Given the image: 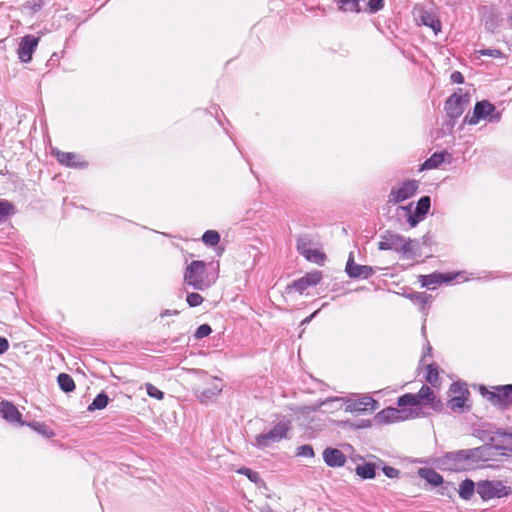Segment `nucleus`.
<instances>
[{"label":"nucleus","instance_id":"obj_21","mask_svg":"<svg viewBox=\"0 0 512 512\" xmlns=\"http://www.w3.org/2000/svg\"><path fill=\"white\" fill-rule=\"evenodd\" d=\"M323 460L329 467H342L346 463V456L341 450L328 447L323 451Z\"/></svg>","mask_w":512,"mask_h":512},{"label":"nucleus","instance_id":"obj_24","mask_svg":"<svg viewBox=\"0 0 512 512\" xmlns=\"http://www.w3.org/2000/svg\"><path fill=\"white\" fill-rule=\"evenodd\" d=\"M420 20L423 25L431 28L435 34L441 31V22L433 13L424 11L420 16Z\"/></svg>","mask_w":512,"mask_h":512},{"label":"nucleus","instance_id":"obj_58","mask_svg":"<svg viewBox=\"0 0 512 512\" xmlns=\"http://www.w3.org/2000/svg\"><path fill=\"white\" fill-rule=\"evenodd\" d=\"M431 350H432L431 346H428V347H427V351H428V352H431Z\"/></svg>","mask_w":512,"mask_h":512},{"label":"nucleus","instance_id":"obj_37","mask_svg":"<svg viewBox=\"0 0 512 512\" xmlns=\"http://www.w3.org/2000/svg\"><path fill=\"white\" fill-rule=\"evenodd\" d=\"M303 256L312 262L322 264L325 260V255L317 249H308L304 252Z\"/></svg>","mask_w":512,"mask_h":512},{"label":"nucleus","instance_id":"obj_29","mask_svg":"<svg viewBox=\"0 0 512 512\" xmlns=\"http://www.w3.org/2000/svg\"><path fill=\"white\" fill-rule=\"evenodd\" d=\"M407 297L417 306L421 311L425 310L426 305L432 300V296L426 292H414L407 295Z\"/></svg>","mask_w":512,"mask_h":512},{"label":"nucleus","instance_id":"obj_4","mask_svg":"<svg viewBox=\"0 0 512 512\" xmlns=\"http://www.w3.org/2000/svg\"><path fill=\"white\" fill-rule=\"evenodd\" d=\"M428 405L435 412H441L443 409L442 401L437 398L434 391L427 385H423L416 394L406 393L397 400L399 407L410 406V410L415 417L421 415V405Z\"/></svg>","mask_w":512,"mask_h":512},{"label":"nucleus","instance_id":"obj_54","mask_svg":"<svg viewBox=\"0 0 512 512\" xmlns=\"http://www.w3.org/2000/svg\"><path fill=\"white\" fill-rule=\"evenodd\" d=\"M311 320H312V318L310 316H308L307 318H305L301 321V325H306V324L310 323Z\"/></svg>","mask_w":512,"mask_h":512},{"label":"nucleus","instance_id":"obj_32","mask_svg":"<svg viewBox=\"0 0 512 512\" xmlns=\"http://www.w3.org/2000/svg\"><path fill=\"white\" fill-rule=\"evenodd\" d=\"M431 206V199L429 196H423L421 197L414 209V211L424 219L425 215L429 212Z\"/></svg>","mask_w":512,"mask_h":512},{"label":"nucleus","instance_id":"obj_8","mask_svg":"<svg viewBox=\"0 0 512 512\" xmlns=\"http://www.w3.org/2000/svg\"><path fill=\"white\" fill-rule=\"evenodd\" d=\"M511 492V487L500 480H481L476 483V493L484 501L506 497Z\"/></svg>","mask_w":512,"mask_h":512},{"label":"nucleus","instance_id":"obj_23","mask_svg":"<svg viewBox=\"0 0 512 512\" xmlns=\"http://www.w3.org/2000/svg\"><path fill=\"white\" fill-rule=\"evenodd\" d=\"M418 475L433 486H439L443 483V477L432 468H420Z\"/></svg>","mask_w":512,"mask_h":512},{"label":"nucleus","instance_id":"obj_12","mask_svg":"<svg viewBox=\"0 0 512 512\" xmlns=\"http://www.w3.org/2000/svg\"><path fill=\"white\" fill-rule=\"evenodd\" d=\"M414 414L409 409H406L402 407V409L394 408V407H388L380 411L376 418L380 422L384 423H393L401 420H406L408 418H414Z\"/></svg>","mask_w":512,"mask_h":512},{"label":"nucleus","instance_id":"obj_5","mask_svg":"<svg viewBox=\"0 0 512 512\" xmlns=\"http://www.w3.org/2000/svg\"><path fill=\"white\" fill-rule=\"evenodd\" d=\"M481 396L493 406L506 409L512 405V384L479 388Z\"/></svg>","mask_w":512,"mask_h":512},{"label":"nucleus","instance_id":"obj_44","mask_svg":"<svg viewBox=\"0 0 512 512\" xmlns=\"http://www.w3.org/2000/svg\"><path fill=\"white\" fill-rule=\"evenodd\" d=\"M476 52L481 56H487V57H492V58H502L504 56L503 52L499 49L488 48V49H481Z\"/></svg>","mask_w":512,"mask_h":512},{"label":"nucleus","instance_id":"obj_48","mask_svg":"<svg viewBox=\"0 0 512 512\" xmlns=\"http://www.w3.org/2000/svg\"><path fill=\"white\" fill-rule=\"evenodd\" d=\"M485 26L490 30V31H494L498 26H499V21H498V18L497 16L495 15H490L486 18L485 20Z\"/></svg>","mask_w":512,"mask_h":512},{"label":"nucleus","instance_id":"obj_36","mask_svg":"<svg viewBox=\"0 0 512 512\" xmlns=\"http://www.w3.org/2000/svg\"><path fill=\"white\" fill-rule=\"evenodd\" d=\"M343 398L340 397H331L327 398L326 400L322 401L319 406L320 407H327L325 411H333L337 410L342 406Z\"/></svg>","mask_w":512,"mask_h":512},{"label":"nucleus","instance_id":"obj_14","mask_svg":"<svg viewBox=\"0 0 512 512\" xmlns=\"http://www.w3.org/2000/svg\"><path fill=\"white\" fill-rule=\"evenodd\" d=\"M40 37L34 35H25L17 49L18 58L23 63H28L32 59V54L36 50Z\"/></svg>","mask_w":512,"mask_h":512},{"label":"nucleus","instance_id":"obj_27","mask_svg":"<svg viewBox=\"0 0 512 512\" xmlns=\"http://www.w3.org/2000/svg\"><path fill=\"white\" fill-rule=\"evenodd\" d=\"M458 492L463 500H470L476 492V483L471 479H465L461 482Z\"/></svg>","mask_w":512,"mask_h":512},{"label":"nucleus","instance_id":"obj_28","mask_svg":"<svg viewBox=\"0 0 512 512\" xmlns=\"http://www.w3.org/2000/svg\"><path fill=\"white\" fill-rule=\"evenodd\" d=\"M49 2L50 0H28L22 5V11L28 15H34Z\"/></svg>","mask_w":512,"mask_h":512},{"label":"nucleus","instance_id":"obj_45","mask_svg":"<svg viewBox=\"0 0 512 512\" xmlns=\"http://www.w3.org/2000/svg\"><path fill=\"white\" fill-rule=\"evenodd\" d=\"M314 455V450L311 445L305 444L297 448V456L312 458Z\"/></svg>","mask_w":512,"mask_h":512},{"label":"nucleus","instance_id":"obj_40","mask_svg":"<svg viewBox=\"0 0 512 512\" xmlns=\"http://www.w3.org/2000/svg\"><path fill=\"white\" fill-rule=\"evenodd\" d=\"M204 301V298L196 292H191L187 294L186 302L190 307H197L201 305Z\"/></svg>","mask_w":512,"mask_h":512},{"label":"nucleus","instance_id":"obj_41","mask_svg":"<svg viewBox=\"0 0 512 512\" xmlns=\"http://www.w3.org/2000/svg\"><path fill=\"white\" fill-rule=\"evenodd\" d=\"M145 390L146 393L152 398L157 400H162L164 398V393L151 383L145 384Z\"/></svg>","mask_w":512,"mask_h":512},{"label":"nucleus","instance_id":"obj_13","mask_svg":"<svg viewBox=\"0 0 512 512\" xmlns=\"http://www.w3.org/2000/svg\"><path fill=\"white\" fill-rule=\"evenodd\" d=\"M52 154L56 157L57 161L68 168L84 169L88 167V162L82 160L81 157L74 152H64L58 149H53Z\"/></svg>","mask_w":512,"mask_h":512},{"label":"nucleus","instance_id":"obj_7","mask_svg":"<svg viewBox=\"0 0 512 512\" xmlns=\"http://www.w3.org/2000/svg\"><path fill=\"white\" fill-rule=\"evenodd\" d=\"M501 119V114L496 111V107L488 100L478 101L473 109L472 114H467L463 123L468 125H476L481 120H488L491 123H497Z\"/></svg>","mask_w":512,"mask_h":512},{"label":"nucleus","instance_id":"obj_16","mask_svg":"<svg viewBox=\"0 0 512 512\" xmlns=\"http://www.w3.org/2000/svg\"><path fill=\"white\" fill-rule=\"evenodd\" d=\"M345 271L350 278L354 279H368L375 273L374 268L371 266L356 264L352 252L346 263Z\"/></svg>","mask_w":512,"mask_h":512},{"label":"nucleus","instance_id":"obj_56","mask_svg":"<svg viewBox=\"0 0 512 512\" xmlns=\"http://www.w3.org/2000/svg\"><path fill=\"white\" fill-rule=\"evenodd\" d=\"M319 310H316L315 312H313L310 317L313 319L315 318V316L318 314Z\"/></svg>","mask_w":512,"mask_h":512},{"label":"nucleus","instance_id":"obj_31","mask_svg":"<svg viewBox=\"0 0 512 512\" xmlns=\"http://www.w3.org/2000/svg\"><path fill=\"white\" fill-rule=\"evenodd\" d=\"M57 382L60 389L66 393L72 392L75 389V382L69 374L60 373L57 377Z\"/></svg>","mask_w":512,"mask_h":512},{"label":"nucleus","instance_id":"obj_55","mask_svg":"<svg viewBox=\"0 0 512 512\" xmlns=\"http://www.w3.org/2000/svg\"><path fill=\"white\" fill-rule=\"evenodd\" d=\"M429 239H430V237H429L428 235L423 236V238H422V240H423V244H424V245H427V244H428V242H429Z\"/></svg>","mask_w":512,"mask_h":512},{"label":"nucleus","instance_id":"obj_35","mask_svg":"<svg viewBox=\"0 0 512 512\" xmlns=\"http://www.w3.org/2000/svg\"><path fill=\"white\" fill-rule=\"evenodd\" d=\"M14 213V205L7 200H0V223Z\"/></svg>","mask_w":512,"mask_h":512},{"label":"nucleus","instance_id":"obj_22","mask_svg":"<svg viewBox=\"0 0 512 512\" xmlns=\"http://www.w3.org/2000/svg\"><path fill=\"white\" fill-rule=\"evenodd\" d=\"M397 211L400 215L406 218L407 223L411 228L417 226L423 220L412 208V204L406 206H399Z\"/></svg>","mask_w":512,"mask_h":512},{"label":"nucleus","instance_id":"obj_50","mask_svg":"<svg viewBox=\"0 0 512 512\" xmlns=\"http://www.w3.org/2000/svg\"><path fill=\"white\" fill-rule=\"evenodd\" d=\"M308 243L303 238L297 239V250L300 252V254H304L305 251H307L309 248L307 247Z\"/></svg>","mask_w":512,"mask_h":512},{"label":"nucleus","instance_id":"obj_42","mask_svg":"<svg viewBox=\"0 0 512 512\" xmlns=\"http://www.w3.org/2000/svg\"><path fill=\"white\" fill-rule=\"evenodd\" d=\"M449 391L455 395H462L464 397H466L469 394L466 385L464 383L459 382L452 383Z\"/></svg>","mask_w":512,"mask_h":512},{"label":"nucleus","instance_id":"obj_59","mask_svg":"<svg viewBox=\"0 0 512 512\" xmlns=\"http://www.w3.org/2000/svg\"><path fill=\"white\" fill-rule=\"evenodd\" d=\"M0 173L1 175H5V170H2Z\"/></svg>","mask_w":512,"mask_h":512},{"label":"nucleus","instance_id":"obj_47","mask_svg":"<svg viewBox=\"0 0 512 512\" xmlns=\"http://www.w3.org/2000/svg\"><path fill=\"white\" fill-rule=\"evenodd\" d=\"M384 7V0H368V8L370 13H376Z\"/></svg>","mask_w":512,"mask_h":512},{"label":"nucleus","instance_id":"obj_25","mask_svg":"<svg viewBox=\"0 0 512 512\" xmlns=\"http://www.w3.org/2000/svg\"><path fill=\"white\" fill-rule=\"evenodd\" d=\"M445 160V152H435L421 165L420 170H429L438 168Z\"/></svg>","mask_w":512,"mask_h":512},{"label":"nucleus","instance_id":"obj_30","mask_svg":"<svg viewBox=\"0 0 512 512\" xmlns=\"http://www.w3.org/2000/svg\"><path fill=\"white\" fill-rule=\"evenodd\" d=\"M27 425L45 438L49 439L55 436V432L43 422L32 421L27 423Z\"/></svg>","mask_w":512,"mask_h":512},{"label":"nucleus","instance_id":"obj_33","mask_svg":"<svg viewBox=\"0 0 512 512\" xmlns=\"http://www.w3.org/2000/svg\"><path fill=\"white\" fill-rule=\"evenodd\" d=\"M109 398L106 393H99L93 400V402L88 406V411L101 410L104 409L108 404Z\"/></svg>","mask_w":512,"mask_h":512},{"label":"nucleus","instance_id":"obj_39","mask_svg":"<svg viewBox=\"0 0 512 512\" xmlns=\"http://www.w3.org/2000/svg\"><path fill=\"white\" fill-rule=\"evenodd\" d=\"M465 401L466 397L462 395H455L449 399L448 405L453 411H462L465 405Z\"/></svg>","mask_w":512,"mask_h":512},{"label":"nucleus","instance_id":"obj_2","mask_svg":"<svg viewBox=\"0 0 512 512\" xmlns=\"http://www.w3.org/2000/svg\"><path fill=\"white\" fill-rule=\"evenodd\" d=\"M217 268L218 266L210 270L209 265L204 261H191L184 269V286L197 291L209 289L218 278Z\"/></svg>","mask_w":512,"mask_h":512},{"label":"nucleus","instance_id":"obj_6","mask_svg":"<svg viewBox=\"0 0 512 512\" xmlns=\"http://www.w3.org/2000/svg\"><path fill=\"white\" fill-rule=\"evenodd\" d=\"M292 429L290 420L283 419L279 421L271 430L261 433L255 437L254 446L265 449L274 443H278L288 438V433Z\"/></svg>","mask_w":512,"mask_h":512},{"label":"nucleus","instance_id":"obj_43","mask_svg":"<svg viewBox=\"0 0 512 512\" xmlns=\"http://www.w3.org/2000/svg\"><path fill=\"white\" fill-rule=\"evenodd\" d=\"M211 333H212V328L210 327V325L202 324L196 329V331L194 333V337H195V339H202L204 337L209 336Z\"/></svg>","mask_w":512,"mask_h":512},{"label":"nucleus","instance_id":"obj_19","mask_svg":"<svg viewBox=\"0 0 512 512\" xmlns=\"http://www.w3.org/2000/svg\"><path fill=\"white\" fill-rule=\"evenodd\" d=\"M321 280L322 273L320 271H313L295 280L292 283V287L302 294L308 287L316 286Z\"/></svg>","mask_w":512,"mask_h":512},{"label":"nucleus","instance_id":"obj_26","mask_svg":"<svg viewBox=\"0 0 512 512\" xmlns=\"http://www.w3.org/2000/svg\"><path fill=\"white\" fill-rule=\"evenodd\" d=\"M355 472L362 479H373L376 475V465L371 462H365L358 465Z\"/></svg>","mask_w":512,"mask_h":512},{"label":"nucleus","instance_id":"obj_49","mask_svg":"<svg viewBox=\"0 0 512 512\" xmlns=\"http://www.w3.org/2000/svg\"><path fill=\"white\" fill-rule=\"evenodd\" d=\"M382 471L383 473L385 474V476H387L388 478H397L400 474V471L394 467H391V466H384L382 468Z\"/></svg>","mask_w":512,"mask_h":512},{"label":"nucleus","instance_id":"obj_57","mask_svg":"<svg viewBox=\"0 0 512 512\" xmlns=\"http://www.w3.org/2000/svg\"><path fill=\"white\" fill-rule=\"evenodd\" d=\"M509 24H510V26H511V28H512V14H511V15H510V17H509Z\"/></svg>","mask_w":512,"mask_h":512},{"label":"nucleus","instance_id":"obj_38","mask_svg":"<svg viewBox=\"0 0 512 512\" xmlns=\"http://www.w3.org/2000/svg\"><path fill=\"white\" fill-rule=\"evenodd\" d=\"M426 380L432 385L436 386L439 381L438 367L435 364L427 366Z\"/></svg>","mask_w":512,"mask_h":512},{"label":"nucleus","instance_id":"obj_53","mask_svg":"<svg viewBox=\"0 0 512 512\" xmlns=\"http://www.w3.org/2000/svg\"><path fill=\"white\" fill-rule=\"evenodd\" d=\"M179 314V311L178 310H170V309H166V310H163L161 313H160V317L161 318H164L166 316H175V315H178Z\"/></svg>","mask_w":512,"mask_h":512},{"label":"nucleus","instance_id":"obj_1","mask_svg":"<svg viewBox=\"0 0 512 512\" xmlns=\"http://www.w3.org/2000/svg\"><path fill=\"white\" fill-rule=\"evenodd\" d=\"M488 446L447 452L435 459V465L441 470L466 471L473 469L481 461H489Z\"/></svg>","mask_w":512,"mask_h":512},{"label":"nucleus","instance_id":"obj_17","mask_svg":"<svg viewBox=\"0 0 512 512\" xmlns=\"http://www.w3.org/2000/svg\"><path fill=\"white\" fill-rule=\"evenodd\" d=\"M378 403L370 396H361L356 399H349L346 402V412L362 413L367 410H375Z\"/></svg>","mask_w":512,"mask_h":512},{"label":"nucleus","instance_id":"obj_11","mask_svg":"<svg viewBox=\"0 0 512 512\" xmlns=\"http://www.w3.org/2000/svg\"><path fill=\"white\" fill-rule=\"evenodd\" d=\"M469 102L470 94L464 93L462 89H458V91L450 95L445 102L447 117L453 121L458 119L464 113Z\"/></svg>","mask_w":512,"mask_h":512},{"label":"nucleus","instance_id":"obj_9","mask_svg":"<svg viewBox=\"0 0 512 512\" xmlns=\"http://www.w3.org/2000/svg\"><path fill=\"white\" fill-rule=\"evenodd\" d=\"M491 449L488 451L489 460L494 459L498 455H507L512 452V433L497 430L490 438V442L485 444Z\"/></svg>","mask_w":512,"mask_h":512},{"label":"nucleus","instance_id":"obj_20","mask_svg":"<svg viewBox=\"0 0 512 512\" xmlns=\"http://www.w3.org/2000/svg\"><path fill=\"white\" fill-rule=\"evenodd\" d=\"M454 278L455 275L452 276L450 274L432 273L429 275H420L419 282L422 287L434 289L437 285L451 282Z\"/></svg>","mask_w":512,"mask_h":512},{"label":"nucleus","instance_id":"obj_3","mask_svg":"<svg viewBox=\"0 0 512 512\" xmlns=\"http://www.w3.org/2000/svg\"><path fill=\"white\" fill-rule=\"evenodd\" d=\"M378 249L381 251H394L401 254L404 259H414L420 255L418 240L406 238L390 230H386L380 235Z\"/></svg>","mask_w":512,"mask_h":512},{"label":"nucleus","instance_id":"obj_51","mask_svg":"<svg viewBox=\"0 0 512 512\" xmlns=\"http://www.w3.org/2000/svg\"><path fill=\"white\" fill-rule=\"evenodd\" d=\"M451 81L456 84H462L464 82V76L459 71H454L451 74Z\"/></svg>","mask_w":512,"mask_h":512},{"label":"nucleus","instance_id":"obj_18","mask_svg":"<svg viewBox=\"0 0 512 512\" xmlns=\"http://www.w3.org/2000/svg\"><path fill=\"white\" fill-rule=\"evenodd\" d=\"M0 416L10 424L25 425L22 421V414L18 408L8 400L0 402Z\"/></svg>","mask_w":512,"mask_h":512},{"label":"nucleus","instance_id":"obj_46","mask_svg":"<svg viewBox=\"0 0 512 512\" xmlns=\"http://www.w3.org/2000/svg\"><path fill=\"white\" fill-rule=\"evenodd\" d=\"M238 473L240 474H243L245 476H247V478L254 482V483H257L259 480H260V475L258 472H255L249 468H246V467H242L238 470Z\"/></svg>","mask_w":512,"mask_h":512},{"label":"nucleus","instance_id":"obj_15","mask_svg":"<svg viewBox=\"0 0 512 512\" xmlns=\"http://www.w3.org/2000/svg\"><path fill=\"white\" fill-rule=\"evenodd\" d=\"M208 387L197 389L195 395L197 399L204 403L218 396L223 390L222 380L217 377H208Z\"/></svg>","mask_w":512,"mask_h":512},{"label":"nucleus","instance_id":"obj_10","mask_svg":"<svg viewBox=\"0 0 512 512\" xmlns=\"http://www.w3.org/2000/svg\"><path fill=\"white\" fill-rule=\"evenodd\" d=\"M419 188V182L414 179H407L395 184L388 195V203L399 204L413 197Z\"/></svg>","mask_w":512,"mask_h":512},{"label":"nucleus","instance_id":"obj_52","mask_svg":"<svg viewBox=\"0 0 512 512\" xmlns=\"http://www.w3.org/2000/svg\"><path fill=\"white\" fill-rule=\"evenodd\" d=\"M9 349V342L6 338L0 337V355L4 354Z\"/></svg>","mask_w":512,"mask_h":512},{"label":"nucleus","instance_id":"obj_34","mask_svg":"<svg viewBox=\"0 0 512 512\" xmlns=\"http://www.w3.org/2000/svg\"><path fill=\"white\" fill-rule=\"evenodd\" d=\"M202 241L209 247H214L220 242V234L216 230H207L202 235Z\"/></svg>","mask_w":512,"mask_h":512}]
</instances>
